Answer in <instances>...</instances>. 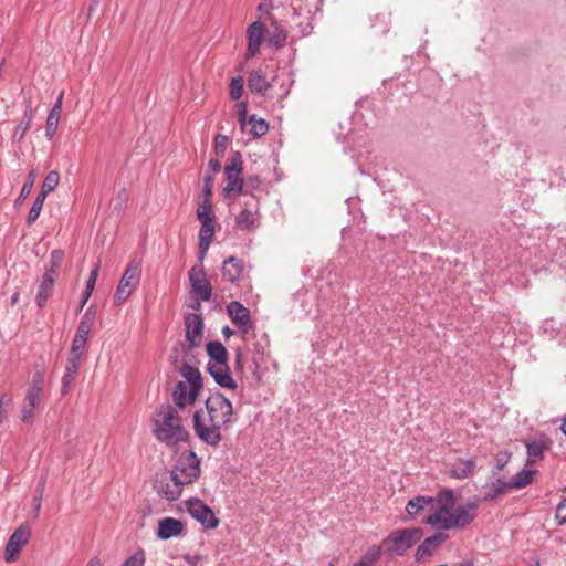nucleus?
Listing matches in <instances>:
<instances>
[{
  "instance_id": "nucleus-1",
  "label": "nucleus",
  "mask_w": 566,
  "mask_h": 566,
  "mask_svg": "<svg viewBox=\"0 0 566 566\" xmlns=\"http://www.w3.org/2000/svg\"><path fill=\"white\" fill-rule=\"evenodd\" d=\"M232 418V402L220 392L212 394L206 399L205 408L195 411L193 431L201 442L218 447L223 439L222 432L231 426Z\"/></svg>"
},
{
  "instance_id": "nucleus-2",
  "label": "nucleus",
  "mask_w": 566,
  "mask_h": 566,
  "mask_svg": "<svg viewBox=\"0 0 566 566\" xmlns=\"http://www.w3.org/2000/svg\"><path fill=\"white\" fill-rule=\"evenodd\" d=\"M480 500L465 505L455 506L452 490H442L434 496V504L423 523L442 533L444 531H461L476 517Z\"/></svg>"
},
{
  "instance_id": "nucleus-3",
  "label": "nucleus",
  "mask_w": 566,
  "mask_h": 566,
  "mask_svg": "<svg viewBox=\"0 0 566 566\" xmlns=\"http://www.w3.org/2000/svg\"><path fill=\"white\" fill-rule=\"evenodd\" d=\"M153 424L154 437L169 447L186 442L189 438L178 409L171 405L160 406L156 410Z\"/></svg>"
},
{
  "instance_id": "nucleus-4",
  "label": "nucleus",
  "mask_w": 566,
  "mask_h": 566,
  "mask_svg": "<svg viewBox=\"0 0 566 566\" xmlns=\"http://www.w3.org/2000/svg\"><path fill=\"white\" fill-rule=\"evenodd\" d=\"M180 374L185 378L184 381H178L172 391V401L178 410L187 406H192L202 389V378L198 368L184 364L180 368Z\"/></svg>"
},
{
  "instance_id": "nucleus-5",
  "label": "nucleus",
  "mask_w": 566,
  "mask_h": 566,
  "mask_svg": "<svg viewBox=\"0 0 566 566\" xmlns=\"http://www.w3.org/2000/svg\"><path fill=\"white\" fill-rule=\"evenodd\" d=\"M200 472V459L193 451L188 450L180 453L176 464L169 473L172 475V479L184 489L185 485L197 481Z\"/></svg>"
},
{
  "instance_id": "nucleus-6",
  "label": "nucleus",
  "mask_w": 566,
  "mask_h": 566,
  "mask_svg": "<svg viewBox=\"0 0 566 566\" xmlns=\"http://www.w3.org/2000/svg\"><path fill=\"white\" fill-rule=\"evenodd\" d=\"M423 535L420 527L405 528L391 533L385 541L384 547L391 554L401 556Z\"/></svg>"
},
{
  "instance_id": "nucleus-7",
  "label": "nucleus",
  "mask_w": 566,
  "mask_h": 566,
  "mask_svg": "<svg viewBox=\"0 0 566 566\" xmlns=\"http://www.w3.org/2000/svg\"><path fill=\"white\" fill-rule=\"evenodd\" d=\"M241 170V157L237 154L224 167V177L227 181L222 191L224 198L237 197L243 192V181L240 178Z\"/></svg>"
},
{
  "instance_id": "nucleus-8",
  "label": "nucleus",
  "mask_w": 566,
  "mask_h": 566,
  "mask_svg": "<svg viewBox=\"0 0 566 566\" xmlns=\"http://www.w3.org/2000/svg\"><path fill=\"white\" fill-rule=\"evenodd\" d=\"M140 280V263L139 262H130L123 276L119 281V284L115 292V302L123 303L125 302L133 291L137 287Z\"/></svg>"
},
{
  "instance_id": "nucleus-9",
  "label": "nucleus",
  "mask_w": 566,
  "mask_h": 566,
  "mask_svg": "<svg viewBox=\"0 0 566 566\" xmlns=\"http://www.w3.org/2000/svg\"><path fill=\"white\" fill-rule=\"evenodd\" d=\"M235 223L244 231H254L259 227V201L254 195L243 202V209L235 216Z\"/></svg>"
},
{
  "instance_id": "nucleus-10",
  "label": "nucleus",
  "mask_w": 566,
  "mask_h": 566,
  "mask_svg": "<svg viewBox=\"0 0 566 566\" xmlns=\"http://www.w3.org/2000/svg\"><path fill=\"white\" fill-rule=\"evenodd\" d=\"M188 276L195 297L200 302L209 301L212 295V289L207 280L203 265L197 264L192 266Z\"/></svg>"
},
{
  "instance_id": "nucleus-11",
  "label": "nucleus",
  "mask_w": 566,
  "mask_h": 566,
  "mask_svg": "<svg viewBox=\"0 0 566 566\" xmlns=\"http://www.w3.org/2000/svg\"><path fill=\"white\" fill-rule=\"evenodd\" d=\"M31 536V527L29 524H21L10 535L6 548H4V560L10 563L13 562L22 547L29 542Z\"/></svg>"
},
{
  "instance_id": "nucleus-12",
  "label": "nucleus",
  "mask_w": 566,
  "mask_h": 566,
  "mask_svg": "<svg viewBox=\"0 0 566 566\" xmlns=\"http://www.w3.org/2000/svg\"><path fill=\"white\" fill-rule=\"evenodd\" d=\"M187 509L189 514L203 527L212 530L218 526L219 520L216 517L213 511L201 500H189Z\"/></svg>"
},
{
  "instance_id": "nucleus-13",
  "label": "nucleus",
  "mask_w": 566,
  "mask_h": 566,
  "mask_svg": "<svg viewBox=\"0 0 566 566\" xmlns=\"http://www.w3.org/2000/svg\"><path fill=\"white\" fill-rule=\"evenodd\" d=\"M154 489L160 497L170 502L178 500L182 493V488L172 479L170 473L158 476Z\"/></svg>"
},
{
  "instance_id": "nucleus-14",
  "label": "nucleus",
  "mask_w": 566,
  "mask_h": 566,
  "mask_svg": "<svg viewBox=\"0 0 566 566\" xmlns=\"http://www.w3.org/2000/svg\"><path fill=\"white\" fill-rule=\"evenodd\" d=\"M227 313L230 316L232 323L243 335L248 334V332L252 328L250 311L240 302L232 301L227 304Z\"/></svg>"
},
{
  "instance_id": "nucleus-15",
  "label": "nucleus",
  "mask_w": 566,
  "mask_h": 566,
  "mask_svg": "<svg viewBox=\"0 0 566 566\" xmlns=\"http://www.w3.org/2000/svg\"><path fill=\"white\" fill-rule=\"evenodd\" d=\"M197 218L200 221L199 234L214 235L216 216L212 210L211 201L202 200L197 208Z\"/></svg>"
},
{
  "instance_id": "nucleus-16",
  "label": "nucleus",
  "mask_w": 566,
  "mask_h": 566,
  "mask_svg": "<svg viewBox=\"0 0 566 566\" xmlns=\"http://www.w3.org/2000/svg\"><path fill=\"white\" fill-rule=\"evenodd\" d=\"M207 369L213 380L222 388L235 389L237 382L231 375L230 367L227 363H208Z\"/></svg>"
},
{
  "instance_id": "nucleus-17",
  "label": "nucleus",
  "mask_w": 566,
  "mask_h": 566,
  "mask_svg": "<svg viewBox=\"0 0 566 566\" xmlns=\"http://www.w3.org/2000/svg\"><path fill=\"white\" fill-rule=\"evenodd\" d=\"M186 339L191 347L200 345L202 339L203 321L200 314L188 313L185 317Z\"/></svg>"
},
{
  "instance_id": "nucleus-18",
  "label": "nucleus",
  "mask_w": 566,
  "mask_h": 566,
  "mask_svg": "<svg viewBox=\"0 0 566 566\" xmlns=\"http://www.w3.org/2000/svg\"><path fill=\"white\" fill-rule=\"evenodd\" d=\"M185 532V524L175 517H164L158 521L156 536L161 541L180 536Z\"/></svg>"
},
{
  "instance_id": "nucleus-19",
  "label": "nucleus",
  "mask_w": 566,
  "mask_h": 566,
  "mask_svg": "<svg viewBox=\"0 0 566 566\" xmlns=\"http://www.w3.org/2000/svg\"><path fill=\"white\" fill-rule=\"evenodd\" d=\"M248 45L245 57L252 59L256 55L262 44L263 39V23L258 20L251 23L247 29Z\"/></svg>"
},
{
  "instance_id": "nucleus-20",
  "label": "nucleus",
  "mask_w": 566,
  "mask_h": 566,
  "mask_svg": "<svg viewBox=\"0 0 566 566\" xmlns=\"http://www.w3.org/2000/svg\"><path fill=\"white\" fill-rule=\"evenodd\" d=\"M42 403V396L33 392H25L24 400L20 407V420L25 424H32L35 419V410Z\"/></svg>"
},
{
  "instance_id": "nucleus-21",
  "label": "nucleus",
  "mask_w": 566,
  "mask_h": 566,
  "mask_svg": "<svg viewBox=\"0 0 566 566\" xmlns=\"http://www.w3.org/2000/svg\"><path fill=\"white\" fill-rule=\"evenodd\" d=\"M434 504V496H426V495H418L411 500L408 501L406 505V518L412 520L416 518L420 513L422 512H429V514L432 511Z\"/></svg>"
},
{
  "instance_id": "nucleus-22",
  "label": "nucleus",
  "mask_w": 566,
  "mask_h": 566,
  "mask_svg": "<svg viewBox=\"0 0 566 566\" xmlns=\"http://www.w3.org/2000/svg\"><path fill=\"white\" fill-rule=\"evenodd\" d=\"M57 272L54 269H49L42 276V280L39 283L38 293L35 296V302L39 307H43L52 294L55 277Z\"/></svg>"
},
{
  "instance_id": "nucleus-23",
  "label": "nucleus",
  "mask_w": 566,
  "mask_h": 566,
  "mask_svg": "<svg viewBox=\"0 0 566 566\" xmlns=\"http://www.w3.org/2000/svg\"><path fill=\"white\" fill-rule=\"evenodd\" d=\"M549 441L543 436L527 440L525 443L527 451V463L534 464L542 460L544 452L549 448Z\"/></svg>"
},
{
  "instance_id": "nucleus-24",
  "label": "nucleus",
  "mask_w": 566,
  "mask_h": 566,
  "mask_svg": "<svg viewBox=\"0 0 566 566\" xmlns=\"http://www.w3.org/2000/svg\"><path fill=\"white\" fill-rule=\"evenodd\" d=\"M447 535L440 532L434 533L432 536L427 537L417 548L416 559L418 562L424 560L430 557L433 551L439 547L446 539Z\"/></svg>"
},
{
  "instance_id": "nucleus-25",
  "label": "nucleus",
  "mask_w": 566,
  "mask_h": 566,
  "mask_svg": "<svg viewBox=\"0 0 566 566\" xmlns=\"http://www.w3.org/2000/svg\"><path fill=\"white\" fill-rule=\"evenodd\" d=\"M248 87L253 94L264 95L271 88V83L268 81L265 72L258 69L250 72Z\"/></svg>"
},
{
  "instance_id": "nucleus-26",
  "label": "nucleus",
  "mask_w": 566,
  "mask_h": 566,
  "mask_svg": "<svg viewBox=\"0 0 566 566\" xmlns=\"http://www.w3.org/2000/svg\"><path fill=\"white\" fill-rule=\"evenodd\" d=\"M221 272L222 276L227 281H229L230 283H235L239 281L243 272V263L240 259L235 256H230L223 261Z\"/></svg>"
},
{
  "instance_id": "nucleus-27",
  "label": "nucleus",
  "mask_w": 566,
  "mask_h": 566,
  "mask_svg": "<svg viewBox=\"0 0 566 566\" xmlns=\"http://www.w3.org/2000/svg\"><path fill=\"white\" fill-rule=\"evenodd\" d=\"M81 361L76 359L69 358L66 359L65 364V371L62 377V386H61V394L66 395L73 385V381L75 380V377L80 370Z\"/></svg>"
},
{
  "instance_id": "nucleus-28",
  "label": "nucleus",
  "mask_w": 566,
  "mask_h": 566,
  "mask_svg": "<svg viewBox=\"0 0 566 566\" xmlns=\"http://www.w3.org/2000/svg\"><path fill=\"white\" fill-rule=\"evenodd\" d=\"M485 493L483 495V501H493L501 496L502 494H505L507 491L511 490V485L507 481L497 478L494 481L488 482L484 485Z\"/></svg>"
},
{
  "instance_id": "nucleus-29",
  "label": "nucleus",
  "mask_w": 566,
  "mask_h": 566,
  "mask_svg": "<svg viewBox=\"0 0 566 566\" xmlns=\"http://www.w3.org/2000/svg\"><path fill=\"white\" fill-rule=\"evenodd\" d=\"M34 109L31 107V104L28 103L24 112H23V117L22 119L20 120V123L14 127V130H13V134H12V138L14 142H22L27 132L29 130L30 128V125L34 118Z\"/></svg>"
},
{
  "instance_id": "nucleus-30",
  "label": "nucleus",
  "mask_w": 566,
  "mask_h": 566,
  "mask_svg": "<svg viewBox=\"0 0 566 566\" xmlns=\"http://www.w3.org/2000/svg\"><path fill=\"white\" fill-rule=\"evenodd\" d=\"M206 349L209 356L208 363H227L228 352L226 347L218 340H210L206 345Z\"/></svg>"
},
{
  "instance_id": "nucleus-31",
  "label": "nucleus",
  "mask_w": 566,
  "mask_h": 566,
  "mask_svg": "<svg viewBox=\"0 0 566 566\" xmlns=\"http://www.w3.org/2000/svg\"><path fill=\"white\" fill-rule=\"evenodd\" d=\"M87 336L75 333L72 339L69 358L82 361L87 349Z\"/></svg>"
},
{
  "instance_id": "nucleus-32",
  "label": "nucleus",
  "mask_w": 566,
  "mask_h": 566,
  "mask_svg": "<svg viewBox=\"0 0 566 566\" xmlns=\"http://www.w3.org/2000/svg\"><path fill=\"white\" fill-rule=\"evenodd\" d=\"M286 39V31L277 23H273L266 36L268 45L276 49L282 48L285 45Z\"/></svg>"
},
{
  "instance_id": "nucleus-33",
  "label": "nucleus",
  "mask_w": 566,
  "mask_h": 566,
  "mask_svg": "<svg viewBox=\"0 0 566 566\" xmlns=\"http://www.w3.org/2000/svg\"><path fill=\"white\" fill-rule=\"evenodd\" d=\"M476 464L475 461L472 459L460 461L459 464H457L451 470V476L455 478L458 480H463L469 476H471L475 471Z\"/></svg>"
},
{
  "instance_id": "nucleus-34",
  "label": "nucleus",
  "mask_w": 566,
  "mask_h": 566,
  "mask_svg": "<svg viewBox=\"0 0 566 566\" xmlns=\"http://www.w3.org/2000/svg\"><path fill=\"white\" fill-rule=\"evenodd\" d=\"M96 318V310L94 306H90L85 313L83 314L80 324L77 326L76 333L87 336L90 335L92 327L95 323Z\"/></svg>"
},
{
  "instance_id": "nucleus-35",
  "label": "nucleus",
  "mask_w": 566,
  "mask_h": 566,
  "mask_svg": "<svg viewBox=\"0 0 566 566\" xmlns=\"http://www.w3.org/2000/svg\"><path fill=\"white\" fill-rule=\"evenodd\" d=\"M537 473L536 470L523 469L518 471L511 481H507L511 489H522L532 483L534 475Z\"/></svg>"
},
{
  "instance_id": "nucleus-36",
  "label": "nucleus",
  "mask_w": 566,
  "mask_h": 566,
  "mask_svg": "<svg viewBox=\"0 0 566 566\" xmlns=\"http://www.w3.org/2000/svg\"><path fill=\"white\" fill-rule=\"evenodd\" d=\"M99 266H101L99 262L96 263L90 273V277L85 284V291L82 295V300H81V304H80L81 308H83L85 306V304L87 303V301L90 300V297L94 291L96 280L98 277Z\"/></svg>"
},
{
  "instance_id": "nucleus-37",
  "label": "nucleus",
  "mask_w": 566,
  "mask_h": 566,
  "mask_svg": "<svg viewBox=\"0 0 566 566\" xmlns=\"http://www.w3.org/2000/svg\"><path fill=\"white\" fill-rule=\"evenodd\" d=\"M380 546H371L354 566H373L381 556Z\"/></svg>"
},
{
  "instance_id": "nucleus-38",
  "label": "nucleus",
  "mask_w": 566,
  "mask_h": 566,
  "mask_svg": "<svg viewBox=\"0 0 566 566\" xmlns=\"http://www.w3.org/2000/svg\"><path fill=\"white\" fill-rule=\"evenodd\" d=\"M249 124L251 126L250 133L254 137H262L264 136L269 130L268 123L262 118H256L255 115H251L249 118Z\"/></svg>"
},
{
  "instance_id": "nucleus-39",
  "label": "nucleus",
  "mask_w": 566,
  "mask_h": 566,
  "mask_svg": "<svg viewBox=\"0 0 566 566\" xmlns=\"http://www.w3.org/2000/svg\"><path fill=\"white\" fill-rule=\"evenodd\" d=\"M59 181H60L59 172L55 170L50 171L45 176L42 187H41V191L39 193L44 195V197H46L51 191H53L57 187Z\"/></svg>"
},
{
  "instance_id": "nucleus-40",
  "label": "nucleus",
  "mask_w": 566,
  "mask_h": 566,
  "mask_svg": "<svg viewBox=\"0 0 566 566\" xmlns=\"http://www.w3.org/2000/svg\"><path fill=\"white\" fill-rule=\"evenodd\" d=\"M60 118V113H56L55 111L49 112L45 127V136L49 140H51L55 136Z\"/></svg>"
},
{
  "instance_id": "nucleus-41",
  "label": "nucleus",
  "mask_w": 566,
  "mask_h": 566,
  "mask_svg": "<svg viewBox=\"0 0 566 566\" xmlns=\"http://www.w3.org/2000/svg\"><path fill=\"white\" fill-rule=\"evenodd\" d=\"M45 199H46V197H44V195L39 193L36 196L35 200L28 213V218H27L28 224H32L38 220V218L42 211L43 203H44Z\"/></svg>"
},
{
  "instance_id": "nucleus-42",
  "label": "nucleus",
  "mask_w": 566,
  "mask_h": 566,
  "mask_svg": "<svg viewBox=\"0 0 566 566\" xmlns=\"http://www.w3.org/2000/svg\"><path fill=\"white\" fill-rule=\"evenodd\" d=\"M214 235H205V234H198V261L199 264L203 265V260L207 255V252L210 248L211 241Z\"/></svg>"
},
{
  "instance_id": "nucleus-43",
  "label": "nucleus",
  "mask_w": 566,
  "mask_h": 566,
  "mask_svg": "<svg viewBox=\"0 0 566 566\" xmlns=\"http://www.w3.org/2000/svg\"><path fill=\"white\" fill-rule=\"evenodd\" d=\"M43 388H44V374L42 371H36L33 375L32 381L28 386L27 391L42 396L43 395Z\"/></svg>"
},
{
  "instance_id": "nucleus-44",
  "label": "nucleus",
  "mask_w": 566,
  "mask_h": 566,
  "mask_svg": "<svg viewBox=\"0 0 566 566\" xmlns=\"http://www.w3.org/2000/svg\"><path fill=\"white\" fill-rule=\"evenodd\" d=\"M229 88L231 99L239 101L243 93V78L241 76L233 77Z\"/></svg>"
},
{
  "instance_id": "nucleus-45",
  "label": "nucleus",
  "mask_w": 566,
  "mask_h": 566,
  "mask_svg": "<svg viewBox=\"0 0 566 566\" xmlns=\"http://www.w3.org/2000/svg\"><path fill=\"white\" fill-rule=\"evenodd\" d=\"M261 186V179L258 176H251L243 182V192L242 195L249 197L252 195L250 192L258 190Z\"/></svg>"
},
{
  "instance_id": "nucleus-46",
  "label": "nucleus",
  "mask_w": 566,
  "mask_h": 566,
  "mask_svg": "<svg viewBox=\"0 0 566 566\" xmlns=\"http://www.w3.org/2000/svg\"><path fill=\"white\" fill-rule=\"evenodd\" d=\"M146 562L144 551L139 549L129 556L122 566H144Z\"/></svg>"
},
{
  "instance_id": "nucleus-47",
  "label": "nucleus",
  "mask_w": 566,
  "mask_h": 566,
  "mask_svg": "<svg viewBox=\"0 0 566 566\" xmlns=\"http://www.w3.org/2000/svg\"><path fill=\"white\" fill-rule=\"evenodd\" d=\"M34 172L31 171L28 176V180L23 184L21 191L19 193V197L17 199V202L23 201L30 193L34 184Z\"/></svg>"
},
{
  "instance_id": "nucleus-48",
  "label": "nucleus",
  "mask_w": 566,
  "mask_h": 566,
  "mask_svg": "<svg viewBox=\"0 0 566 566\" xmlns=\"http://www.w3.org/2000/svg\"><path fill=\"white\" fill-rule=\"evenodd\" d=\"M212 184H213V176L208 175L205 177L203 180V189H202V200L211 201L212 197Z\"/></svg>"
},
{
  "instance_id": "nucleus-49",
  "label": "nucleus",
  "mask_w": 566,
  "mask_h": 566,
  "mask_svg": "<svg viewBox=\"0 0 566 566\" xmlns=\"http://www.w3.org/2000/svg\"><path fill=\"white\" fill-rule=\"evenodd\" d=\"M555 518L557 520L558 525L566 523V497H564L557 505Z\"/></svg>"
},
{
  "instance_id": "nucleus-50",
  "label": "nucleus",
  "mask_w": 566,
  "mask_h": 566,
  "mask_svg": "<svg viewBox=\"0 0 566 566\" xmlns=\"http://www.w3.org/2000/svg\"><path fill=\"white\" fill-rule=\"evenodd\" d=\"M228 137L226 135L218 134L214 137V150L218 155H221L224 153L227 146H228Z\"/></svg>"
},
{
  "instance_id": "nucleus-51",
  "label": "nucleus",
  "mask_w": 566,
  "mask_h": 566,
  "mask_svg": "<svg viewBox=\"0 0 566 566\" xmlns=\"http://www.w3.org/2000/svg\"><path fill=\"white\" fill-rule=\"evenodd\" d=\"M64 258V253L61 250H53L50 254V269H54L57 272V268L61 265Z\"/></svg>"
},
{
  "instance_id": "nucleus-52",
  "label": "nucleus",
  "mask_w": 566,
  "mask_h": 566,
  "mask_svg": "<svg viewBox=\"0 0 566 566\" xmlns=\"http://www.w3.org/2000/svg\"><path fill=\"white\" fill-rule=\"evenodd\" d=\"M511 454L509 452L500 453L496 458V468L497 470H502L504 465L507 463Z\"/></svg>"
},
{
  "instance_id": "nucleus-53",
  "label": "nucleus",
  "mask_w": 566,
  "mask_h": 566,
  "mask_svg": "<svg viewBox=\"0 0 566 566\" xmlns=\"http://www.w3.org/2000/svg\"><path fill=\"white\" fill-rule=\"evenodd\" d=\"M63 97H64V93L61 92L53 105V107L51 108V111H55L56 113H60L62 112V103H63Z\"/></svg>"
},
{
  "instance_id": "nucleus-54",
  "label": "nucleus",
  "mask_w": 566,
  "mask_h": 566,
  "mask_svg": "<svg viewBox=\"0 0 566 566\" xmlns=\"http://www.w3.org/2000/svg\"><path fill=\"white\" fill-rule=\"evenodd\" d=\"M208 166L213 174H218L221 170V164L217 159H210Z\"/></svg>"
},
{
  "instance_id": "nucleus-55",
  "label": "nucleus",
  "mask_w": 566,
  "mask_h": 566,
  "mask_svg": "<svg viewBox=\"0 0 566 566\" xmlns=\"http://www.w3.org/2000/svg\"><path fill=\"white\" fill-rule=\"evenodd\" d=\"M272 1L273 0H263L258 7L259 11L268 12L270 9L273 8Z\"/></svg>"
},
{
  "instance_id": "nucleus-56",
  "label": "nucleus",
  "mask_w": 566,
  "mask_h": 566,
  "mask_svg": "<svg viewBox=\"0 0 566 566\" xmlns=\"http://www.w3.org/2000/svg\"><path fill=\"white\" fill-rule=\"evenodd\" d=\"M86 566H102V563H101V559L99 557L95 556V557H92L87 565Z\"/></svg>"
},
{
  "instance_id": "nucleus-57",
  "label": "nucleus",
  "mask_w": 566,
  "mask_h": 566,
  "mask_svg": "<svg viewBox=\"0 0 566 566\" xmlns=\"http://www.w3.org/2000/svg\"><path fill=\"white\" fill-rule=\"evenodd\" d=\"M222 335L228 339L233 335V331L229 326L222 328Z\"/></svg>"
},
{
  "instance_id": "nucleus-58",
  "label": "nucleus",
  "mask_w": 566,
  "mask_h": 566,
  "mask_svg": "<svg viewBox=\"0 0 566 566\" xmlns=\"http://www.w3.org/2000/svg\"><path fill=\"white\" fill-rule=\"evenodd\" d=\"M41 496H42V491H40L39 495L35 497V501H36L35 510H36V512L40 510V506H41Z\"/></svg>"
},
{
  "instance_id": "nucleus-59",
  "label": "nucleus",
  "mask_w": 566,
  "mask_h": 566,
  "mask_svg": "<svg viewBox=\"0 0 566 566\" xmlns=\"http://www.w3.org/2000/svg\"><path fill=\"white\" fill-rule=\"evenodd\" d=\"M99 0H92V3L88 8V11L92 12L94 8L98 4Z\"/></svg>"
},
{
  "instance_id": "nucleus-60",
  "label": "nucleus",
  "mask_w": 566,
  "mask_h": 566,
  "mask_svg": "<svg viewBox=\"0 0 566 566\" xmlns=\"http://www.w3.org/2000/svg\"><path fill=\"white\" fill-rule=\"evenodd\" d=\"M237 364H238L239 366H240V364H241V353H240V352H238V353H237Z\"/></svg>"
},
{
  "instance_id": "nucleus-61",
  "label": "nucleus",
  "mask_w": 566,
  "mask_h": 566,
  "mask_svg": "<svg viewBox=\"0 0 566 566\" xmlns=\"http://www.w3.org/2000/svg\"><path fill=\"white\" fill-rule=\"evenodd\" d=\"M560 429H562L563 433L566 436V420L563 422Z\"/></svg>"
},
{
  "instance_id": "nucleus-62",
  "label": "nucleus",
  "mask_w": 566,
  "mask_h": 566,
  "mask_svg": "<svg viewBox=\"0 0 566 566\" xmlns=\"http://www.w3.org/2000/svg\"><path fill=\"white\" fill-rule=\"evenodd\" d=\"M17 301H18V294H13V295L11 296V302H12V303H15Z\"/></svg>"
},
{
  "instance_id": "nucleus-63",
  "label": "nucleus",
  "mask_w": 566,
  "mask_h": 566,
  "mask_svg": "<svg viewBox=\"0 0 566 566\" xmlns=\"http://www.w3.org/2000/svg\"><path fill=\"white\" fill-rule=\"evenodd\" d=\"M461 566H473V564L472 563H464Z\"/></svg>"
},
{
  "instance_id": "nucleus-64",
  "label": "nucleus",
  "mask_w": 566,
  "mask_h": 566,
  "mask_svg": "<svg viewBox=\"0 0 566 566\" xmlns=\"http://www.w3.org/2000/svg\"><path fill=\"white\" fill-rule=\"evenodd\" d=\"M531 566H539L538 560H536V562H535V564H534V565H531Z\"/></svg>"
}]
</instances>
